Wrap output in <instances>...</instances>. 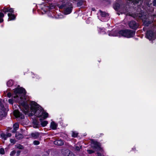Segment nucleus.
<instances>
[{
    "label": "nucleus",
    "mask_w": 156,
    "mask_h": 156,
    "mask_svg": "<svg viewBox=\"0 0 156 156\" xmlns=\"http://www.w3.org/2000/svg\"><path fill=\"white\" fill-rule=\"evenodd\" d=\"M26 93L24 89L18 87L14 90L12 97L14 99V101L19 102L20 104V108L25 114H28L30 116L35 115L37 117L45 119L48 117V113L36 102L31 101L30 103L31 107L30 108L29 107L25 101Z\"/></svg>",
    "instance_id": "nucleus-1"
},
{
    "label": "nucleus",
    "mask_w": 156,
    "mask_h": 156,
    "mask_svg": "<svg viewBox=\"0 0 156 156\" xmlns=\"http://www.w3.org/2000/svg\"><path fill=\"white\" fill-rule=\"evenodd\" d=\"M135 32L130 30H125L119 31V37L123 36L127 38H130L135 34Z\"/></svg>",
    "instance_id": "nucleus-2"
},
{
    "label": "nucleus",
    "mask_w": 156,
    "mask_h": 156,
    "mask_svg": "<svg viewBox=\"0 0 156 156\" xmlns=\"http://www.w3.org/2000/svg\"><path fill=\"white\" fill-rule=\"evenodd\" d=\"M92 147L97 150V151H100L102 153L98 152L97 154L98 156H103V150L101 147L100 144L97 141H92Z\"/></svg>",
    "instance_id": "nucleus-3"
},
{
    "label": "nucleus",
    "mask_w": 156,
    "mask_h": 156,
    "mask_svg": "<svg viewBox=\"0 0 156 156\" xmlns=\"http://www.w3.org/2000/svg\"><path fill=\"white\" fill-rule=\"evenodd\" d=\"M146 37L150 40L153 41L156 38L155 34L152 31H148L146 33Z\"/></svg>",
    "instance_id": "nucleus-4"
},
{
    "label": "nucleus",
    "mask_w": 156,
    "mask_h": 156,
    "mask_svg": "<svg viewBox=\"0 0 156 156\" xmlns=\"http://www.w3.org/2000/svg\"><path fill=\"white\" fill-rule=\"evenodd\" d=\"M14 114L16 118H19L21 119H23L24 118L23 115L20 113L18 110H15L14 111Z\"/></svg>",
    "instance_id": "nucleus-5"
},
{
    "label": "nucleus",
    "mask_w": 156,
    "mask_h": 156,
    "mask_svg": "<svg viewBox=\"0 0 156 156\" xmlns=\"http://www.w3.org/2000/svg\"><path fill=\"white\" fill-rule=\"evenodd\" d=\"M129 26L130 28L134 29H136L138 26L136 23L134 21H130L129 23Z\"/></svg>",
    "instance_id": "nucleus-6"
},
{
    "label": "nucleus",
    "mask_w": 156,
    "mask_h": 156,
    "mask_svg": "<svg viewBox=\"0 0 156 156\" xmlns=\"http://www.w3.org/2000/svg\"><path fill=\"white\" fill-rule=\"evenodd\" d=\"M108 35L110 36H119V31H114L112 30L110 31L108 34Z\"/></svg>",
    "instance_id": "nucleus-7"
},
{
    "label": "nucleus",
    "mask_w": 156,
    "mask_h": 156,
    "mask_svg": "<svg viewBox=\"0 0 156 156\" xmlns=\"http://www.w3.org/2000/svg\"><path fill=\"white\" fill-rule=\"evenodd\" d=\"M70 151L68 149H62V153L63 156H68Z\"/></svg>",
    "instance_id": "nucleus-8"
},
{
    "label": "nucleus",
    "mask_w": 156,
    "mask_h": 156,
    "mask_svg": "<svg viewBox=\"0 0 156 156\" xmlns=\"http://www.w3.org/2000/svg\"><path fill=\"white\" fill-rule=\"evenodd\" d=\"M64 143L63 141L61 140H56L54 142V144L57 145H62Z\"/></svg>",
    "instance_id": "nucleus-9"
},
{
    "label": "nucleus",
    "mask_w": 156,
    "mask_h": 156,
    "mask_svg": "<svg viewBox=\"0 0 156 156\" xmlns=\"http://www.w3.org/2000/svg\"><path fill=\"white\" fill-rule=\"evenodd\" d=\"M9 17L8 20H14L15 18V16L12 13H8V14Z\"/></svg>",
    "instance_id": "nucleus-10"
},
{
    "label": "nucleus",
    "mask_w": 156,
    "mask_h": 156,
    "mask_svg": "<svg viewBox=\"0 0 156 156\" xmlns=\"http://www.w3.org/2000/svg\"><path fill=\"white\" fill-rule=\"evenodd\" d=\"M33 126L34 128H39L40 125L39 122L36 120H34L33 122Z\"/></svg>",
    "instance_id": "nucleus-11"
},
{
    "label": "nucleus",
    "mask_w": 156,
    "mask_h": 156,
    "mask_svg": "<svg viewBox=\"0 0 156 156\" xmlns=\"http://www.w3.org/2000/svg\"><path fill=\"white\" fill-rule=\"evenodd\" d=\"M57 126V124L54 122H52L51 123V128L53 129H56Z\"/></svg>",
    "instance_id": "nucleus-12"
},
{
    "label": "nucleus",
    "mask_w": 156,
    "mask_h": 156,
    "mask_svg": "<svg viewBox=\"0 0 156 156\" xmlns=\"http://www.w3.org/2000/svg\"><path fill=\"white\" fill-rule=\"evenodd\" d=\"M40 121L41 122V125L42 127H44L48 124V122L47 121H43L41 119H40Z\"/></svg>",
    "instance_id": "nucleus-13"
},
{
    "label": "nucleus",
    "mask_w": 156,
    "mask_h": 156,
    "mask_svg": "<svg viewBox=\"0 0 156 156\" xmlns=\"http://www.w3.org/2000/svg\"><path fill=\"white\" fill-rule=\"evenodd\" d=\"M31 136L34 139H36L39 137V133L38 132L33 133L31 134Z\"/></svg>",
    "instance_id": "nucleus-14"
},
{
    "label": "nucleus",
    "mask_w": 156,
    "mask_h": 156,
    "mask_svg": "<svg viewBox=\"0 0 156 156\" xmlns=\"http://www.w3.org/2000/svg\"><path fill=\"white\" fill-rule=\"evenodd\" d=\"M99 12L102 17H106L108 16V14L105 12H102L101 10H99Z\"/></svg>",
    "instance_id": "nucleus-15"
},
{
    "label": "nucleus",
    "mask_w": 156,
    "mask_h": 156,
    "mask_svg": "<svg viewBox=\"0 0 156 156\" xmlns=\"http://www.w3.org/2000/svg\"><path fill=\"white\" fill-rule=\"evenodd\" d=\"M15 136L16 139H20L23 138V135L22 134L19 133H16V134Z\"/></svg>",
    "instance_id": "nucleus-16"
},
{
    "label": "nucleus",
    "mask_w": 156,
    "mask_h": 156,
    "mask_svg": "<svg viewBox=\"0 0 156 156\" xmlns=\"http://www.w3.org/2000/svg\"><path fill=\"white\" fill-rule=\"evenodd\" d=\"M130 1L136 4H137L141 3V0H129Z\"/></svg>",
    "instance_id": "nucleus-17"
},
{
    "label": "nucleus",
    "mask_w": 156,
    "mask_h": 156,
    "mask_svg": "<svg viewBox=\"0 0 156 156\" xmlns=\"http://www.w3.org/2000/svg\"><path fill=\"white\" fill-rule=\"evenodd\" d=\"M13 84V81L12 80H9L7 82V86L9 87L12 86Z\"/></svg>",
    "instance_id": "nucleus-18"
},
{
    "label": "nucleus",
    "mask_w": 156,
    "mask_h": 156,
    "mask_svg": "<svg viewBox=\"0 0 156 156\" xmlns=\"http://www.w3.org/2000/svg\"><path fill=\"white\" fill-rule=\"evenodd\" d=\"M19 124L18 123H16L13 125V128L16 131V130L18 128H19Z\"/></svg>",
    "instance_id": "nucleus-19"
},
{
    "label": "nucleus",
    "mask_w": 156,
    "mask_h": 156,
    "mask_svg": "<svg viewBox=\"0 0 156 156\" xmlns=\"http://www.w3.org/2000/svg\"><path fill=\"white\" fill-rule=\"evenodd\" d=\"M152 22L151 21H149L147 20L144 21V25L146 26H148L149 24L151 23Z\"/></svg>",
    "instance_id": "nucleus-20"
},
{
    "label": "nucleus",
    "mask_w": 156,
    "mask_h": 156,
    "mask_svg": "<svg viewBox=\"0 0 156 156\" xmlns=\"http://www.w3.org/2000/svg\"><path fill=\"white\" fill-rule=\"evenodd\" d=\"M4 16V15L2 13L0 12V23L2 22L3 20L2 18Z\"/></svg>",
    "instance_id": "nucleus-21"
},
{
    "label": "nucleus",
    "mask_w": 156,
    "mask_h": 156,
    "mask_svg": "<svg viewBox=\"0 0 156 156\" xmlns=\"http://www.w3.org/2000/svg\"><path fill=\"white\" fill-rule=\"evenodd\" d=\"M1 11L5 13H6L9 12V8L4 7L3 9H2Z\"/></svg>",
    "instance_id": "nucleus-22"
},
{
    "label": "nucleus",
    "mask_w": 156,
    "mask_h": 156,
    "mask_svg": "<svg viewBox=\"0 0 156 156\" xmlns=\"http://www.w3.org/2000/svg\"><path fill=\"white\" fill-rule=\"evenodd\" d=\"M15 147L17 148L22 149L23 148V146L20 144H17L15 145Z\"/></svg>",
    "instance_id": "nucleus-23"
},
{
    "label": "nucleus",
    "mask_w": 156,
    "mask_h": 156,
    "mask_svg": "<svg viewBox=\"0 0 156 156\" xmlns=\"http://www.w3.org/2000/svg\"><path fill=\"white\" fill-rule=\"evenodd\" d=\"M1 136L2 138L4 139L5 140L7 138V136L4 133H2L1 134Z\"/></svg>",
    "instance_id": "nucleus-24"
},
{
    "label": "nucleus",
    "mask_w": 156,
    "mask_h": 156,
    "mask_svg": "<svg viewBox=\"0 0 156 156\" xmlns=\"http://www.w3.org/2000/svg\"><path fill=\"white\" fill-rule=\"evenodd\" d=\"M5 154L4 149L3 148H1L0 149V154Z\"/></svg>",
    "instance_id": "nucleus-25"
},
{
    "label": "nucleus",
    "mask_w": 156,
    "mask_h": 156,
    "mask_svg": "<svg viewBox=\"0 0 156 156\" xmlns=\"http://www.w3.org/2000/svg\"><path fill=\"white\" fill-rule=\"evenodd\" d=\"M78 135V133L75 132H73L72 136L74 137H76Z\"/></svg>",
    "instance_id": "nucleus-26"
},
{
    "label": "nucleus",
    "mask_w": 156,
    "mask_h": 156,
    "mask_svg": "<svg viewBox=\"0 0 156 156\" xmlns=\"http://www.w3.org/2000/svg\"><path fill=\"white\" fill-rule=\"evenodd\" d=\"M16 154V151L14 150L12 151L10 154L11 156H13Z\"/></svg>",
    "instance_id": "nucleus-27"
},
{
    "label": "nucleus",
    "mask_w": 156,
    "mask_h": 156,
    "mask_svg": "<svg viewBox=\"0 0 156 156\" xmlns=\"http://www.w3.org/2000/svg\"><path fill=\"white\" fill-rule=\"evenodd\" d=\"M14 10L12 8L9 9V13H12V14L14 13Z\"/></svg>",
    "instance_id": "nucleus-28"
},
{
    "label": "nucleus",
    "mask_w": 156,
    "mask_h": 156,
    "mask_svg": "<svg viewBox=\"0 0 156 156\" xmlns=\"http://www.w3.org/2000/svg\"><path fill=\"white\" fill-rule=\"evenodd\" d=\"M33 143L35 145H37L39 144L40 142L38 141L34 140L33 142Z\"/></svg>",
    "instance_id": "nucleus-29"
},
{
    "label": "nucleus",
    "mask_w": 156,
    "mask_h": 156,
    "mask_svg": "<svg viewBox=\"0 0 156 156\" xmlns=\"http://www.w3.org/2000/svg\"><path fill=\"white\" fill-rule=\"evenodd\" d=\"M10 142L11 143H12L13 144H14L16 143V141L15 139H11L10 140Z\"/></svg>",
    "instance_id": "nucleus-30"
},
{
    "label": "nucleus",
    "mask_w": 156,
    "mask_h": 156,
    "mask_svg": "<svg viewBox=\"0 0 156 156\" xmlns=\"http://www.w3.org/2000/svg\"><path fill=\"white\" fill-rule=\"evenodd\" d=\"M68 156H75V155L70 151Z\"/></svg>",
    "instance_id": "nucleus-31"
},
{
    "label": "nucleus",
    "mask_w": 156,
    "mask_h": 156,
    "mask_svg": "<svg viewBox=\"0 0 156 156\" xmlns=\"http://www.w3.org/2000/svg\"><path fill=\"white\" fill-rule=\"evenodd\" d=\"M13 99H9V102L10 104H13Z\"/></svg>",
    "instance_id": "nucleus-32"
},
{
    "label": "nucleus",
    "mask_w": 156,
    "mask_h": 156,
    "mask_svg": "<svg viewBox=\"0 0 156 156\" xmlns=\"http://www.w3.org/2000/svg\"><path fill=\"white\" fill-rule=\"evenodd\" d=\"M87 151L90 154H92L94 152V151L92 150H88Z\"/></svg>",
    "instance_id": "nucleus-33"
},
{
    "label": "nucleus",
    "mask_w": 156,
    "mask_h": 156,
    "mask_svg": "<svg viewBox=\"0 0 156 156\" xmlns=\"http://www.w3.org/2000/svg\"><path fill=\"white\" fill-rule=\"evenodd\" d=\"M153 4L154 6H156V0H154L153 2Z\"/></svg>",
    "instance_id": "nucleus-34"
},
{
    "label": "nucleus",
    "mask_w": 156,
    "mask_h": 156,
    "mask_svg": "<svg viewBox=\"0 0 156 156\" xmlns=\"http://www.w3.org/2000/svg\"><path fill=\"white\" fill-rule=\"evenodd\" d=\"M4 113V111L2 109H0V115H2Z\"/></svg>",
    "instance_id": "nucleus-35"
},
{
    "label": "nucleus",
    "mask_w": 156,
    "mask_h": 156,
    "mask_svg": "<svg viewBox=\"0 0 156 156\" xmlns=\"http://www.w3.org/2000/svg\"><path fill=\"white\" fill-rule=\"evenodd\" d=\"M80 147H78V146H76V148H75V150H76V151H79L80 150Z\"/></svg>",
    "instance_id": "nucleus-36"
},
{
    "label": "nucleus",
    "mask_w": 156,
    "mask_h": 156,
    "mask_svg": "<svg viewBox=\"0 0 156 156\" xmlns=\"http://www.w3.org/2000/svg\"><path fill=\"white\" fill-rule=\"evenodd\" d=\"M7 95L9 98H10L11 96V94L10 93H8L7 94Z\"/></svg>",
    "instance_id": "nucleus-37"
},
{
    "label": "nucleus",
    "mask_w": 156,
    "mask_h": 156,
    "mask_svg": "<svg viewBox=\"0 0 156 156\" xmlns=\"http://www.w3.org/2000/svg\"><path fill=\"white\" fill-rule=\"evenodd\" d=\"M11 135H12L10 133H8L6 135V136H7V138L8 137L11 136Z\"/></svg>",
    "instance_id": "nucleus-38"
},
{
    "label": "nucleus",
    "mask_w": 156,
    "mask_h": 156,
    "mask_svg": "<svg viewBox=\"0 0 156 156\" xmlns=\"http://www.w3.org/2000/svg\"><path fill=\"white\" fill-rule=\"evenodd\" d=\"M131 16L134 18H136L137 16L136 15H134L133 14H132Z\"/></svg>",
    "instance_id": "nucleus-39"
},
{
    "label": "nucleus",
    "mask_w": 156,
    "mask_h": 156,
    "mask_svg": "<svg viewBox=\"0 0 156 156\" xmlns=\"http://www.w3.org/2000/svg\"><path fill=\"white\" fill-rule=\"evenodd\" d=\"M20 151H18L17 152V154L18 155L20 154Z\"/></svg>",
    "instance_id": "nucleus-40"
},
{
    "label": "nucleus",
    "mask_w": 156,
    "mask_h": 156,
    "mask_svg": "<svg viewBox=\"0 0 156 156\" xmlns=\"http://www.w3.org/2000/svg\"><path fill=\"white\" fill-rule=\"evenodd\" d=\"M107 20V19L106 20H104V21H106V20Z\"/></svg>",
    "instance_id": "nucleus-41"
},
{
    "label": "nucleus",
    "mask_w": 156,
    "mask_h": 156,
    "mask_svg": "<svg viewBox=\"0 0 156 156\" xmlns=\"http://www.w3.org/2000/svg\"><path fill=\"white\" fill-rule=\"evenodd\" d=\"M92 10H94V9L93 8L92 9Z\"/></svg>",
    "instance_id": "nucleus-42"
},
{
    "label": "nucleus",
    "mask_w": 156,
    "mask_h": 156,
    "mask_svg": "<svg viewBox=\"0 0 156 156\" xmlns=\"http://www.w3.org/2000/svg\"><path fill=\"white\" fill-rule=\"evenodd\" d=\"M44 156H46V155H45Z\"/></svg>",
    "instance_id": "nucleus-43"
}]
</instances>
